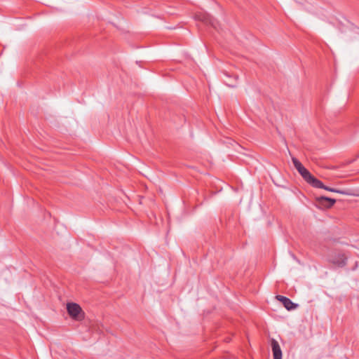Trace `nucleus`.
I'll return each instance as SVG.
<instances>
[{
  "label": "nucleus",
  "mask_w": 359,
  "mask_h": 359,
  "mask_svg": "<svg viewBox=\"0 0 359 359\" xmlns=\"http://www.w3.org/2000/svg\"><path fill=\"white\" fill-rule=\"evenodd\" d=\"M292 163L294 166L297 170L299 173L302 175V177L309 184L316 188L323 189L326 191H329L331 192L339 193L343 195H348V191L345 190H339L333 188H330L323 184V183L318 180L317 178L313 177L309 171L305 168L303 165L296 158H292Z\"/></svg>",
  "instance_id": "nucleus-1"
},
{
  "label": "nucleus",
  "mask_w": 359,
  "mask_h": 359,
  "mask_svg": "<svg viewBox=\"0 0 359 359\" xmlns=\"http://www.w3.org/2000/svg\"><path fill=\"white\" fill-rule=\"evenodd\" d=\"M67 311L69 316L76 321H81L85 318V313L81 307L76 303L67 304Z\"/></svg>",
  "instance_id": "nucleus-2"
},
{
  "label": "nucleus",
  "mask_w": 359,
  "mask_h": 359,
  "mask_svg": "<svg viewBox=\"0 0 359 359\" xmlns=\"http://www.w3.org/2000/svg\"><path fill=\"white\" fill-rule=\"evenodd\" d=\"M195 19L206 25H210L215 29H217L219 25V23L216 20L213 19L210 15L203 11H198L195 14Z\"/></svg>",
  "instance_id": "nucleus-3"
},
{
  "label": "nucleus",
  "mask_w": 359,
  "mask_h": 359,
  "mask_svg": "<svg viewBox=\"0 0 359 359\" xmlns=\"http://www.w3.org/2000/svg\"><path fill=\"white\" fill-rule=\"evenodd\" d=\"M316 201H317L318 205H320L323 208H332L336 203L335 199L325 197V196L317 197Z\"/></svg>",
  "instance_id": "nucleus-4"
},
{
  "label": "nucleus",
  "mask_w": 359,
  "mask_h": 359,
  "mask_svg": "<svg viewBox=\"0 0 359 359\" xmlns=\"http://www.w3.org/2000/svg\"><path fill=\"white\" fill-rule=\"evenodd\" d=\"M276 298L278 301L282 302L283 306L288 311L295 309L297 307V304H294L293 302H292V301L290 299H288V298H287L285 297H283V296H281V295H277L276 297Z\"/></svg>",
  "instance_id": "nucleus-5"
},
{
  "label": "nucleus",
  "mask_w": 359,
  "mask_h": 359,
  "mask_svg": "<svg viewBox=\"0 0 359 359\" xmlns=\"http://www.w3.org/2000/svg\"><path fill=\"white\" fill-rule=\"evenodd\" d=\"M271 345L272 348L273 358L282 359V351L278 342L276 339H272L271 340Z\"/></svg>",
  "instance_id": "nucleus-6"
}]
</instances>
